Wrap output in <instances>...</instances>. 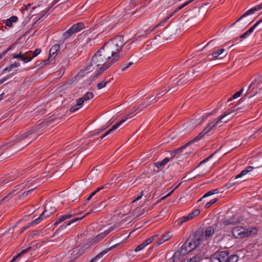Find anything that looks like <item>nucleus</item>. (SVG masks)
<instances>
[{"instance_id":"f257e3e1","label":"nucleus","mask_w":262,"mask_h":262,"mask_svg":"<svg viewBox=\"0 0 262 262\" xmlns=\"http://www.w3.org/2000/svg\"><path fill=\"white\" fill-rule=\"evenodd\" d=\"M234 110H227L224 113V114L222 115H221L217 119L214 120L213 121L209 123L207 127L205 128H204V130L202 131L200 133H199L198 135L196 136L193 139L187 142L186 144H185L184 145L182 146L180 148H179L172 151L170 153V157H169V159H170V160H172L176 157L178 158L184 148L190 145L191 144H192L201 140L206 134L209 133L212 129H214L219 123L222 122H228V121L229 119L224 121H223V120L226 116H228L232 113L234 112Z\"/></svg>"},{"instance_id":"f03ea898","label":"nucleus","mask_w":262,"mask_h":262,"mask_svg":"<svg viewBox=\"0 0 262 262\" xmlns=\"http://www.w3.org/2000/svg\"><path fill=\"white\" fill-rule=\"evenodd\" d=\"M124 45L123 36L118 35L110 39L103 45L102 47L111 57L110 63H115L119 60L121 58L119 53Z\"/></svg>"},{"instance_id":"7ed1b4c3","label":"nucleus","mask_w":262,"mask_h":262,"mask_svg":"<svg viewBox=\"0 0 262 262\" xmlns=\"http://www.w3.org/2000/svg\"><path fill=\"white\" fill-rule=\"evenodd\" d=\"M110 61H111V57L105 51L104 49L101 47L94 55L91 60L92 66L94 64L96 67L101 66L96 72V76L101 75L105 71L114 64L110 63Z\"/></svg>"},{"instance_id":"20e7f679","label":"nucleus","mask_w":262,"mask_h":262,"mask_svg":"<svg viewBox=\"0 0 262 262\" xmlns=\"http://www.w3.org/2000/svg\"><path fill=\"white\" fill-rule=\"evenodd\" d=\"M204 237V232L201 230H198L194 234L190 235L181 246L183 253H188L196 248L203 241Z\"/></svg>"},{"instance_id":"39448f33","label":"nucleus","mask_w":262,"mask_h":262,"mask_svg":"<svg viewBox=\"0 0 262 262\" xmlns=\"http://www.w3.org/2000/svg\"><path fill=\"white\" fill-rule=\"evenodd\" d=\"M238 256L236 254H230L228 250L222 251L210 257L209 262H237Z\"/></svg>"},{"instance_id":"423d86ee","label":"nucleus","mask_w":262,"mask_h":262,"mask_svg":"<svg viewBox=\"0 0 262 262\" xmlns=\"http://www.w3.org/2000/svg\"><path fill=\"white\" fill-rule=\"evenodd\" d=\"M257 229H248L241 226H236L232 229V233L235 238H242L250 235L252 233H256Z\"/></svg>"},{"instance_id":"0eeeda50","label":"nucleus","mask_w":262,"mask_h":262,"mask_svg":"<svg viewBox=\"0 0 262 262\" xmlns=\"http://www.w3.org/2000/svg\"><path fill=\"white\" fill-rule=\"evenodd\" d=\"M259 87L260 86L258 83H257V82H255V80H254L249 85L248 89L244 97L240 99L239 102L241 103V102H243L247 97L250 98L259 93L260 91L262 90V89Z\"/></svg>"},{"instance_id":"6e6552de","label":"nucleus","mask_w":262,"mask_h":262,"mask_svg":"<svg viewBox=\"0 0 262 262\" xmlns=\"http://www.w3.org/2000/svg\"><path fill=\"white\" fill-rule=\"evenodd\" d=\"M39 125L30 128L28 130L18 137L16 139V142L21 141L23 140H27V144H29L31 142L32 140L35 138H33V134L35 132H37L39 129Z\"/></svg>"},{"instance_id":"1a4fd4ad","label":"nucleus","mask_w":262,"mask_h":262,"mask_svg":"<svg viewBox=\"0 0 262 262\" xmlns=\"http://www.w3.org/2000/svg\"><path fill=\"white\" fill-rule=\"evenodd\" d=\"M133 116H134L133 113H130L129 114H126L122 118V119L120 121H119L118 122H117L115 124H114L110 129H109L107 132H106L103 135L99 137V138L100 139H102L103 138H104L107 135L110 134L113 131L115 130L117 128H118L119 126L121 124H122L123 123H124L126 120H127L128 119L131 118Z\"/></svg>"},{"instance_id":"9d476101","label":"nucleus","mask_w":262,"mask_h":262,"mask_svg":"<svg viewBox=\"0 0 262 262\" xmlns=\"http://www.w3.org/2000/svg\"><path fill=\"white\" fill-rule=\"evenodd\" d=\"M55 210V208H52L49 205H46L45 207L44 211L39 215L38 217L33 220L35 223H39L43 219L50 216Z\"/></svg>"},{"instance_id":"9b49d317","label":"nucleus","mask_w":262,"mask_h":262,"mask_svg":"<svg viewBox=\"0 0 262 262\" xmlns=\"http://www.w3.org/2000/svg\"><path fill=\"white\" fill-rule=\"evenodd\" d=\"M200 212L201 211L200 209H195L193 210L192 212L189 213L187 215L184 216L179 218L177 221L178 224L179 225H182L187 221L192 220L194 217L198 216L200 213Z\"/></svg>"},{"instance_id":"f8f14e48","label":"nucleus","mask_w":262,"mask_h":262,"mask_svg":"<svg viewBox=\"0 0 262 262\" xmlns=\"http://www.w3.org/2000/svg\"><path fill=\"white\" fill-rule=\"evenodd\" d=\"M194 0H189V1H187L186 2H185V3H183V4L180 5V6L178 7L177 8H176L174 10V11L172 12H171L167 17H166L164 20L161 21L160 23L158 24L157 25V27L161 26L167 20H168L170 17L173 16L177 12H178L179 11H180V10L182 9L183 8H184L186 6H187L189 4H190V3H191Z\"/></svg>"},{"instance_id":"ddd939ff","label":"nucleus","mask_w":262,"mask_h":262,"mask_svg":"<svg viewBox=\"0 0 262 262\" xmlns=\"http://www.w3.org/2000/svg\"><path fill=\"white\" fill-rule=\"evenodd\" d=\"M262 9V3L259 5L256 6L252 8L249 10L247 11L244 14H243L238 19H237L234 23H233L231 26H234L237 22L239 21L240 20L243 19V18L246 17L247 16L254 14L256 11Z\"/></svg>"},{"instance_id":"4468645a","label":"nucleus","mask_w":262,"mask_h":262,"mask_svg":"<svg viewBox=\"0 0 262 262\" xmlns=\"http://www.w3.org/2000/svg\"><path fill=\"white\" fill-rule=\"evenodd\" d=\"M88 248V247H85V246H81L76 248H74L71 253L72 257L74 259L78 258L85 252L86 250Z\"/></svg>"},{"instance_id":"2eb2a0df","label":"nucleus","mask_w":262,"mask_h":262,"mask_svg":"<svg viewBox=\"0 0 262 262\" xmlns=\"http://www.w3.org/2000/svg\"><path fill=\"white\" fill-rule=\"evenodd\" d=\"M12 155V151H9L8 147H6V145L0 147V161L10 157Z\"/></svg>"},{"instance_id":"dca6fc26","label":"nucleus","mask_w":262,"mask_h":262,"mask_svg":"<svg viewBox=\"0 0 262 262\" xmlns=\"http://www.w3.org/2000/svg\"><path fill=\"white\" fill-rule=\"evenodd\" d=\"M239 222V220L235 217L234 215H232L227 219H224L222 220V223L225 226L234 225Z\"/></svg>"},{"instance_id":"f3484780","label":"nucleus","mask_w":262,"mask_h":262,"mask_svg":"<svg viewBox=\"0 0 262 262\" xmlns=\"http://www.w3.org/2000/svg\"><path fill=\"white\" fill-rule=\"evenodd\" d=\"M119 244H117L116 245H114L112 246V247L105 249L103 251L100 252L99 254H98L96 256H95L94 258H93L89 262H95L96 260H97L98 259L101 258L102 257V256L106 253H107L108 252L112 250L113 249L117 247Z\"/></svg>"},{"instance_id":"a211bd4d","label":"nucleus","mask_w":262,"mask_h":262,"mask_svg":"<svg viewBox=\"0 0 262 262\" xmlns=\"http://www.w3.org/2000/svg\"><path fill=\"white\" fill-rule=\"evenodd\" d=\"M90 213H91V212H88L84 215H83L81 217H78L74 218V219L70 221L68 223H66V225L63 224V225H61V226L59 227V228L58 229H57V230L56 231V233H58L59 232L61 231V230H62L63 229L66 228L68 226L70 225L71 224L81 220L84 216L90 214Z\"/></svg>"},{"instance_id":"6ab92c4d","label":"nucleus","mask_w":262,"mask_h":262,"mask_svg":"<svg viewBox=\"0 0 262 262\" xmlns=\"http://www.w3.org/2000/svg\"><path fill=\"white\" fill-rule=\"evenodd\" d=\"M60 50V46L56 44L53 46L49 51V58L54 59L57 55L58 52Z\"/></svg>"},{"instance_id":"aec40b11","label":"nucleus","mask_w":262,"mask_h":262,"mask_svg":"<svg viewBox=\"0 0 262 262\" xmlns=\"http://www.w3.org/2000/svg\"><path fill=\"white\" fill-rule=\"evenodd\" d=\"M158 27H157V25L155 26L153 28H151V27H150L149 28H148L146 30H145L144 31V33H142V32H140V31H139L136 35H135V38L136 39H137L140 37H143V38H145L146 37V35L148 34H149L150 33H151V32L154 31V30L157 28Z\"/></svg>"},{"instance_id":"412c9836","label":"nucleus","mask_w":262,"mask_h":262,"mask_svg":"<svg viewBox=\"0 0 262 262\" xmlns=\"http://www.w3.org/2000/svg\"><path fill=\"white\" fill-rule=\"evenodd\" d=\"M111 230H106L104 232L98 234L97 236L94 237L92 239L93 243L95 244L99 242L103 239L108 233L110 232Z\"/></svg>"},{"instance_id":"4be33fe9","label":"nucleus","mask_w":262,"mask_h":262,"mask_svg":"<svg viewBox=\"0 0 262 262\" xmlns=\"http://www.w3.org/2000/svg\"><path fill=\"white\" fill-rule=\"evenodd\" d=\"M170 161H171V160L169 157H166L163 160L155 163L154 165L159 170H162Z\"/></svg>"},{"instance_id":"5701e85b","label":"nucleus","mask_w":262,"mask_h":262,"mask_svg":"<svg viewBox=\"0 0 262 262\" xmlns=\"http://www.w3.org/2000/svg\"><path fill=\"white\" fill-rule=\"evenodd\" d=\"M179 77V79L176 83L177 85H183L191 80L189 79V73H187L184 76L180 75Z\"/></svg>"},{"instance_id":"b1692460","label":"nucleus","mask_w":262,"mask_h":262,"mask_svg":"<svg viewBox=\"0 0 262 262\" xmlns=\"http://www.w3.org/2000/svg\"><path fill=\"white\" fill-rule=\"evenodd\" d=\"M84 28V24L82 22H79L75 24H74L70 29L72 30V31L74 33V34H76L80 31L81 30H82Z\"/></svg>"},{"instance_id":"393cba45","label":"nucleus","mask_w":262,"mask_h":262,"mask_svg":"<svg viewBox=\"0 0 262 262\" xmlns=\"http://www.w3.org/2000/svg\"><path fill=\"white\" fill-rule=\"evenodd\" d=\"M73 215L71 213H68L60 215L54 223V227L57 226L59 224L64 221L65 220L71 218Z\"/></svg>"},{"instance_id":"a878e982","label":"nucleus","mask_w":262,"mask_h":262,"mask_svg":"<svg viewBox=\"0 0 262 262\" xmlns=\"http://www.w3.org/2000/svg\"><path fill=\"white\" fill-rule=\"evenodd\" d=\"M83 105V101L81 99H77L76 100V104L72 105L69 109L71 113L75 112L77 111Z\"/></svg>"},{"instance_id":"bb28decb","label":"nucleus","mask_w":262,"mask_h":262,"mask_svg":"<svg viewBox=\"0 0 262 262\" xmlns=\"http://www.w3.org/2000/svg\"><path fill=\"white\" fill-rule=\"evenodd\" d=\"M183 250H182V249L181 248L179 250H178L174 253L172 257H171L173 262L177 261L179 259H180V258L182 255H184L186 254L183 253Z\"/></svg>"},{"instance_id":"cd10ccee","label":"nucleus","mask_w":262,"mask_h":262,"mask_svg":"<svg viewBox=\"0 0 262 262\" xmlns=\"http://www.w3.org/2000/svg\"><path fill=\"white\" fill-rule=\"evenodd\" d=\"M75 34L70 29H68L67 31L64 32L62 35L63 41H65L69 39L70 38L72 37Z\"/></svg>"},{"instance_id":"c85d7f7f","label":"nucleus","mask_w":262,"mask_h":262,"mask_svg":"<svg viewBox=\"0 0 262 262\" xmlns=\"http://www.w3.org/2000/svg\"><path fill=\"white\" fill-rule=\"evenodd\" d=\"M18 20L16 16H12L5 20L6 25L9 27H12L13 23H16Z\"/></svg>"},{"instance_id":"c756f323","label":"nucleus","mask_w":262,"mask_h":262,"mask_svg":"<svg viewBox=\"0 0 262 262\" xmlns=\"http://www.w3.org/2000/svg\"><path fill=\"white\" fill-rule=\"evenodd\" d=\"M31 249V247H29L27 248H26L25 250H23L21 252L18 253L17 255L15 256L11 260L10 262H14L15 261L17 258H19L20 256H21L24 254H26L27 253H28L30 252V250Z\"/></svg>"},{"instance_id":"7c9ffc66","label":"nucleus","mask_w":262,"mask_h":262,"mask_svg":"<svg viewBox=\"0 0 262 262\" xmlns=\"http://www.w3.org/2000/svg\"><path fill=\"white\" fill-rule=\"evenodd\" d=\"M206 68V66L203 63H200L198 67H195V69H193L192 73L194 74L195 73H199L202 72Z\"/></svg>"},{"instance_id":"2f4dec72","label":"nucleus","mask_w":262,"mask_h":262,"mask_svg":"<svg viewBox=\"0 0 262 262\" xmlns=\"http://www.w3.org/2000/svg\"><path fill=\"white\" fill-rule=\"evenodd\" d=\"M153 103H151L150 101L148 99V98L145 99L143 102L141 103L138 107V109L139 110V111H141L144 108H146L148 107L150 104Z\"/></svg>"},{"instance_id":"473e14b6","label":"nucleus","mask_w":262,"mask_h":262,"mask_svg":"<svg viewBox=\"0 0 262 262\" xmlns=\"http://www.w3.org/2000/svg\"><path fill=\"white\" fill-rule=\"evenodd\" d=\"M108 185L107 184H105L104 185L102 186V187H98L96 189V190L95 191H94V192H93L89 196V197L86 199V202L89 201L98 192L100 191L101 190L103 189H104L105 188H107V186Z\"/></svg>"},{"instance_id":"72a5a7b5","label":"nucleus","mask_w":262,"mask_h":262,"mask_svg":"<svg viewBox=\"0 0 262 262\" xmlns=\"http://www.w3.org/2000/svg\"><path fill=\"white\" fill-rule=\"evenodd\" d=\"M26 53V55H23L21 59L24 63H27L32 59V57L30 56V55L32 53L31 51H28Z\"/></svg>"},{"instance_id":"f704fd0d","label":"nucleus","mask_w":262,"mask_h":262,"mask_svg":"<svg viewBox=\"0 0 262 262\" xmlns=\"http://www.w3.org/2000/svg\"><path fill=\"white\" fill-rule=\"evenodd\" d=\"M60 0H54L51 6H49L46 10H42L40 13L41 16L39 19L42 17L52 7L57 4Z\"/></svg>"},{"instance_id":"c9c22d12","label":"nucleus","mask_w":262,"mask_h":262,"mask_svg":"<svg viewBox=\"0 0 262 262\" xmlns=\"http://www.w3.org/2000/svg\"><path fill=\"white\" fill-rule=\"evenodd\" d=\"M94 95L92 92H87L85 93L82 97L79 98V99H81L83 103L84 101L89 100L93 98Z\"/></svg>"},{"instance_id":"e433bc0d","label":"nucleus","mask_w":262,"mask_h":262,"mask_svg":"<svg viewBox=\"0 0 262 262\" xmlns=\"http://www.w3.org/2000/svg\"><path fill=\"white\" fill-rule=\"evenodd\" d=\"M214 233V229L212 227H208L205 230V238H209Z\"/></svg>"},{"instance_id":"4c0bfd02","label":"nucleus","mask_w":262,"mask_h":262,"mask_svg":"<svg viewBox=\"0 0 262 262\" xmlns=\"http://www.w3.org/2000/svg\"><path fill=\"white\" fill-rule=\"evenodd\" d=\"M110 80L104 79L102 82L98 83L97 85V88L98 90L104 88L106 85L110 82Z\"/></svg>"},{"instance_id":"58836bf2","label":"nucleus","mask_w":262,"mask_h":262,"mask_svg":"<svg viewBox=\"0 0 262 262\" xmlns=\"http://www.w3.org/2000/svg\"><path fill=\"white\" fill-rule=\"evenodd\" d=\"M20 66V64L18 62H15L11 64L9 67H7L5 69V71H11L12 69L17 68Z\"/></svg>"},{"instance_id":"ea45409f","label":"nucleus","mask_w":262,"mask_h":262,"mask_svg":"<svg viewBox=\"0 0 262 262\" xmlns=\"http://www.w3.org/2000/svg\"><path fill=\"white\" fill-rule=\"evenodd\" d=\"M224 51H225L224 49H219V50L213 52L212 54V56L213 57V58L216 59L220 55H221L222 53H223L224 52Z\"/></svg>"},{"instance_id":"a19ab883","label":"nucleus","mask_w":262,"mask_h":262,"mask_svg":"<svg viewBox=\"0 0 262 262\" xmlns=\"http://www.w3.org/2000/svg\"><path fill=\"white\" fill-rule=\"evenodd\" d=\"M244 91V88H242L241 89V90L238 91V92H236L233 96H232V98H230L228 101H231L232 99H236L238 97H239L241 94H242V93L243 92V91Z\"/></svg>"},{"instance_id":"79ce46f5","label":"nucleus","mask_w":262,"mask_h":262,"mask_svg":"<svg viewBox=\"0 0 262 262\" xmlns=\"http://www.w3.org/2000/svg\"><path fill=\"white\" fill-rule=\"evenodd\" d=\"M218 201L217 199H214L211 200V201H209L206 203L205 207L206 208H209L213 204L215 203Z\"/></svg>"},{"instance_id":"37998d69","label":"nucleus","mask_w":262,"mask_h":262,"mask_svg":"<svg viewBox=\"0 0 262 262\" xmlns=\"http://www.w3.org/2000/svg\"><path fill=\"white\" fill-rule=\"evenodd\" d=\"M133 64V62H128L127 63H125L121 67V71H124L127 69L129 67Z\"/></svg>"},{"instance_id":"c03bdc74","label":"nucleus","mask_w":262,"mask_h":262,"mask_svg":"<svg viewBox=\"0 0 262 262\" xmlns=\"http://www.w3.org/2000/svg\"><path fill=\"white\" fill-rule=\"evenodd\" d=\"M157 235L151 236L147 239H146L143 243H144L145 246H147L148 245L150 244L152 242V241L154 240V238L155 237H157Z\"/></svg>"},{"instance_id":"a18cd8bd","label":"nucleus","mask_w":262,"mask_h":262,"mask_svg":"<svg viewBox=\"0 0 262 262\" xmlns=\"http://www.w3.org/2000/svg\"><path fill=\"white\" fill-rule=\"evenodd\" d=\"M171 237V235L170 234V233H167V234L163 235L162 239H161L162 241V242H164L168 241L169 239Z\"/></svg>"},{"instance_id":"49530a36","label":"nucleus","mask_w":262,"mask_h":262,"mask_svg":"<svg viewBox=\"0 0 262 262\" xmlns=\"http://www.w3.org/2000/svg\"><path fill=\"white\" fill-rule=\"evenodd\" d=\"M146 246L144 243L143 242L142 244L139 245L138 246L136 247V248L135 249V251L138 252L139 251H141L142 249H143Z\"/></svg>"},{"instance_id":"de8ad7c7","label":"nucleus","mask_w":262,"mask_h":262,"mask_svg":"<svg viewBox=\"0 0 262 262\" xmlns=\"http://www.w3.org/2000/svg\"><path fill=\"white\" fill-rule=\"evenodd\" d=\"M13 45H10L5 51L0 54V59H2L7 53V52L13 48Z\"/></svg>"},{"instance_id":"09e8293b","label":"nucleus","mask_w":262,"mask_h":262,"mask_svg":"<svg viewBox=\"0 0 262 262\" xmlns=\"http://www.w3.org/2000/svg\"><path fill=\"white\" fill-rule=\"evenodd\" d=\"M26 53H23L22 52H20L19 54H13L12 55V56L13 58H16V59L20 58V59H21V58L23 57V55H26Z\"/></svg>"},{"instance_id":"8fccbe9b","label":"nucleus","mask_w":262,"mask_h":262,"mask_svg":"<svg viewBox=\"0 0 262 262\" xmlns=\"http://www.w3.org/2000/svg\"><path fill=\"white\" fill-rule=\"evenodd\" d=\"M38 223H35L33 222V221L30 223H28L26 226L23 227L21 228V232H23V231H24L25 230H26L27 229H28L29 227H30L31 225H36V224H37Z\"/></svg>"},{"instance_id":"3c124183","label":"nucleus","mask_w":262,"mask_h":262,"mask_svg":"<svg viewBox=\"0 0 262 262\" xmlns=\"http://www.w3.org/2000/svg\"><path fill=\"white\" fill-rule=\"evenodd\" d=\"M259 25V22H256L252 27L249 28L248 30H247V32L250 35L251 33L253 31L254 29Z\"/></svg>"},{"instance_id":"603ef678","label":"nucleus","mask_w":262,"mask_h":262,"mask_svg":"<svg viewBox=\"0 0 262 262\" xmlns=\"http://www.w3.org/2000/svg\"><path fill=\"white\" fill-rule=\"evenodd\" d=\"M201 258L197 256H194L189 259V262H199Z\"/></svg>"},{"instance_id":"864d4df0","label":"nucleus","mask_w":262,"mask_h":262,"mask_svg":"<svg viewBox=\"0 0 262 262\" xmlns=\"http://www.w3.org/2000/svg\"><path fill=\"white\" fill-rule=\"evenodd\" d=\"M251 103H250V105L249 106H243V107H239L237 108V111H241V110H242V111H241V112H246V111H248L249 109H250V106L251 105Z\"/></svg>"},{"instance_id":"5fc2aeb1","label":"nucleus","mask_w":262,"mask_h":262,"mask_svg":"<svg viewBox=\"0 0 262 262\" xmlns=\"http://www.w3.org/2000/svg\"><path fill=\"white\" fill-rule=\"evenodd\" d=\"M25 188V185L24 184H19L17 186H16L15 187V189H14L13 191V193H14L15 191H16V190H23L24 188Z\"/></svg>"},{"instance_id":"6e6d98bb","label":"nucleus","mask_w":262,"mask_h":262,"mask_svg":"<svg viewBox=\"0 0 262 262\" xmlns=\"http://www.w3.org/2000/svg\"><path fill=\"white\" fill-rule=\"evenodd\" d=\"M214 155V154H212L210 155L209 157H208L207 158H206L204 160H203L202 161H201V162L199 164V166L203 163H206L208 161H209L211 158H212L213 157Z\"/></svg>"},{"instance_id":"4d7b16f0","label":"nucleus","mask_w":262,"mask_h":262,"mask_svg":"<svg viewBox=\"0 0 262 262\" xmlns=\"http://www.w3.org/2000/svg\"><path fill=\"white\" fill-rule=\"evenodd\" d=\"M41 52V50L39 49H35L34 52L32 53V56L31 57L34 58L37 56Z\"/></svg>"},{"instance_id":"13d9d810","label":"nucleus","mask_w":262,"mask_h":262,"mask_svg":"<svg viewBox=\"0 0 262 262\" xmlns=\"http://www.w3.org/2000/svg\"><path fill=\"white\" fill-rule=\"evenodd\" d=\"M36 187H35V188H32V189H31L28 191H25L22 194V196L23 197H26L27 196L29 193H30L31 192H32L35 188H36Z\"/></svg>"},{"instance_id":"bf43d9fd","label":"nucleus","mask_w":262,"mask_h":262,"mask_svg":"<svg viewBox=\"0 0 262 262\" xmlns=\"http://www.w3.org/2000/svg\"><path fill=\"white\" fill-rule=\"evenodd\" d=\"M143 195V191H141L134 200V202L139 200Z\"/></svg>"},{"instance_id":"052dcab7","label":"nucleus","mask_w":262,"mask_h":262,"mask_svg":"<svg viewBox=\"0 0 262 262\" xmlns=\"http://www.w3.org/2000/svg\"><path fill=\"white\" fill-rule=\"evenodd\" d=\"M248 172H247L246 170V169H244L243 170V171H242L238 174H237L236 176V179L237 178H241L242 177V176L246 174Z\"/></svg>"},{"instance_id":"680f3d73","label":"nucleus","mask_w":262,"mask_h":262,"mask_svg":"<svg viewBox=\"0 0 262 262\" xmlns=\"http://www.w3.org/2000/svg\"><path fill=\"white\" fill-rule=\"evenodd\" d=\"M181 183H180L174 189H173L170 192H169L168 194H167L165 196H164L163 198V199H164V198H167L168 196H169L173 192V191L176 189L177 188H178V187L181 185Z\"/></svg>"},{"instance_id":"e2e57ef3","label":"nucleus","mask_w":262,"mask_h":262,"mask_svg":"<svg viewBox=\"0 0 262 262\" xmlns=\"http://www.w3.org/2000/svg\"><path fill=\"white\" fill-rule=\"evenodd\" d=\"M167 92V91H162L160 93H158L156 95V96L158 97V98H159L161 96L165 95Z\"/></svg>"},{"instance_id":"0e129e2a","label":"nucleus","mask_w":262,"mask_h":262,"mask_svg":"<svg viewBox=\"0 0 262 262\" xmlns=\"http://www.w3.org/2000/svg\"><path fill=\"white\" fill-rule=\"evenodd\" d=\"M250 34L246 31L243 34L240 36V38L242 39H245L247 38Z\"/></svg>"},{"instance_id":"69168bd1","label":"nucleus","mask_w":262,"mask_h":262,"mask_svg":"<svg viewBox=\"0 0 262 262\" xmlns=\"http://www.w3.org/2000/svg\"><path fill=\"white\" fill-rule=\"evenodd\" d=\"M250 34L246 31L243 34L240 36V38L242 39H245L247 38Z\"/></svg>"},{"instance_id":"338daca9","label":"nucleus","mask_w":262,"mask_h":262,"mask_svg":"<svg viewBox=\"0 0 262 262\" xmlns=\"http://www.w3.org/2000/svg\"><path fill=\"white\" fill-rule=\"evenodd\" d=\"M212 195V192H211V191L210 190L209 191H208L207 193H206L203 196H202V198H207L208 196H209L210 195Z\"/></svg>"},{"instance_id":"774afa93","label":"nucleus","mask_w":262,"mask_h":262,"mask_svg":"<svg viewBox=\"0 0 262 262\" xmlns=\"http://www.w3.org/2000/svg\"><path fill=\"white\" fill-rule=\"evenodd\" d=\"M156 97H157V96H155V94H153V95H151V96L149 98V99H148L149 100H149H150V102L151 103H153V102H152V101H154V100H155V99H156Z\"/></svg>"}]
</instances>
